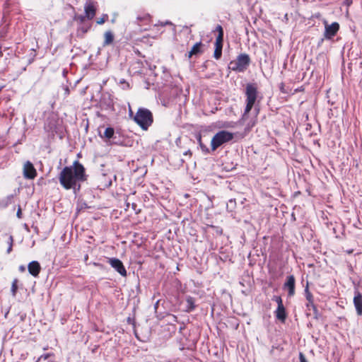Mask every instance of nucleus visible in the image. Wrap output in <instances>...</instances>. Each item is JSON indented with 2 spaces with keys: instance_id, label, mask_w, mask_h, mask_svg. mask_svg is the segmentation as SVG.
Returning a JSON list of instances; mask_svg holds the SVG:
<instances>
[{
  "instance_id": "f257e3e1",
  "label": "nucleus",
  "mask_w": 362,
  "mask_h": 362,
  "mask_svg": "<svg viewBox=\"0 0 362 362\" xmlns=\"http://www.w3.org/2000/svg\"><path fill=\"white\" fill-rule=\"evenodd\" d=\"M86 180L85 168L78 161H75L71 166H66L61 171L59 180L62 186L66 189H72L76 194L81 185L78 182Z\"/></svg>"
},
{
  "instance_id": "f03ea898",
  "label": "nucleus",
  "mask_w": 362,
  "mask_h": 362,
  "mask_svg": "<svg viewBox=\"0 0 362 362\" xmlns=\"http://www.w3.org/2000/svg\"><path fill=\"white\" fill-rule=\"evenodd\" d=\"M134 120L142 129L146 130L153 123V115L149 110L140 107L134 117Z\"/></svg>"
},
{
  "instance_id": "7ed1b4c3",
  "label": "nucleus",
  "mask_w": 362,
  "mask_h": 362,
  "mask_svg": "<svg viewBox=\"0 0 362 362\" xmlns=\"http://www.w3.org/2000/svg\"><path fill=\"white\" fill-rule=\"evenodd\" d=\"M234 138V134L226 130L218 132L212 138L211 148L212 151L216 150L221 146L230 142Z\"/></svg>"
},
{
  "instance_id": "20e7f679",
  "label": "nucleus",
  "mask_w": 362,
  "mask_h": 362,
  "mask_svg": "<svg viewBox=\"0 0 362 362\" xmlns=\"http://www.w3.org/2000/svg\"><path fill=\"white\" fill-rule=\"evenodd\" d=\"M250 63V59L248 54H241L238 56L235 60L231 61L229 64V69L238 71H245Z\"/></svg>"
},
{
  "instance_id": "39448f33",
  "label": "nucleus",
  "mask_w": 362,
  "mask_h": 362,
  "mask_svg": "<svg viewBox=\"0 0 362 362\" xmlns=\"http://www.w3.org/2000/svg\"><path fill=\"white\" fill-rule=\"evenodd\" d=\"M325 25L324 37L326 40H331L334 37L339 30V24L337 22H334L332 24H328L327 21H323Z\"/></svg>"
},
{
  "instance_id": "423d86ee",
  "label": "nucleus",
  "mask_w": 362,
  "mask_h": 362,
  "mask_svg": "<svg viewBox=\"0 0 362 362\" xmlns=\"http://www.w3.org/2000/svg\"><path fill=\"white\" fill-rule=\"evenodd\" d=\"M58 125V118L56 116L52 115L47 117L44 125V129L49 134L54 136V134L57 132Z\"/></svg>"
},
{
  "instance_id": "0eeeda50",
  "label": "nucleus",
  "mask_w": 362,
  "mask_h": 362,
  "mask_svg": "<svg viewBox=\"0 0 362 362\" xmlns=\"http://www.w3.org/2000/svg\"><path fill=\"white\" fill-rule=\"evenodd\" d=\"M107 262L121 276H127V270H126L122 262L120 259L115 258V257L108 258Z\"/></svg>"
},
{
  "instance_id": "6e6552de",
  "label": "nucleus",
  "mask_w": 362,
  "mask_h": 362,
  "mask_svg": "<svg viewBox=\"0 0 362 362\" xmlns=\"http://www.w3.org/2000/svg\"><path fill=\"white\" fill-rule=\"evenodd\" d=\"M246 102L254 103L256 101L257 95V88L255 84L248 83L245 89Z\"/></svg>"
},
{
  "instance_id": "1a4fd4ad",
  "label": "nucleus",
  "mask_w": 362,
  "mask_h": 362,
  "mask_svg": "<svg viewBox=\"0 0 362 362\" xmlns=\"http://www.w3.org/2000/svg\"><path fill=\"white\" fill-rule=\"evenodd\" d=\"M23 175L27 179H34L37 175V172L33 164L30 161H26L23 165Z\"/></svg>"
},
{
  "instance_id": "9d476101",
  "label": "nucleus",
  "mask_w": 362,
  "mask_h": 362,
  "mask_svg": "<svg viewBox=\"0 0 362 362\" xmlns=\"http://www.w3.org/2000/svg\"><path fill=\"white\" fill-rule=\"evenodd\" d=\"M354 304L356 310V313L361 316L362 315V294L358 292H355L354 298Z\"/></svg>"
},
{
  "instance_id": "9b49d317",
  "label": "nucleus",
  "mask_w": 362,
  "mask_h": 362,
  "mask_svg": "<svg viewBox=\"0 0 362 362\" xmlns=\"http://www.w3.org/2000/svg\"><path fill=\"white\" fill-rule=\"evenodd\" d=\"M295 278L293 275L287 276L286 281L284 284V288H288L289 296H293L295 294Z\"/></svg>"
},
{
  "instance_id": "f8f14e48",
  "label": "nucleus",
  "mask_w": 362,
  "mask_h": 362,
  "mask_svg": "<svg viewBox=\"0 0 362 362\" xmlns=\"http://www.w3.org/2000/svg\"><path fill=\"white\" fill-rule=\"evenodd\" d=\"M28 269L32 276L37 277L40 272L41 267L37 261H32L28 264Z\"/></svg>"
},
{
  "instance_id": "ddd939ff",
  "label": "nucleus",
  "mask_w": 362,
  "mask_h": 362,
  "mask_svg": "<svg viewBox=\"0 0 362 362\" xmlns=\"http://www.w3.org/2000/svg\"><path fill=\"white\" fill-rule=\"evenodd\" d=\"M305 294L306 300L310 303H311V307H312V309H313V312H314V313L315 315V317L317 318L318 311H317V309L315 305L314 304L313 296L312 293L309 291L308 285H307V286L305 288Z\"/></svg>"
},
{
  "instance_id": "4468645a",
  "label": "nucleus",
  "mask_w": 362,
  "mask_h": 362,
  "mask_svg": "<svg viewBox=\"0 0 362 362\" xmlns=\"http://www.w3.org/2000/svg\"><path fill=\"white\" fill-rule=\"evenodd\" d=\"M223 39H216L215 50H214V57L216 59H220L221 57L222 48H223Z\"/></svg>"
},
{
  "instance_id": "2eb2a0df",
  "label": "nucleus",
  "mask_w": 362,
  "mask_h": 362,
  "mask_svg": "<svg viewBox=\"0 0 362 362\" xmlns=\"http://www.w3.org/2000/svg\"><path fill=\"white\" fill-rule=\"evenodd\" d=\"M84 10L86 17L89 20L93 19L95 15V8L94 6L92 4H87L85 5Z\"/></svg>"
},
{
  "instance_id": "dca6fc26",
  "label": "nucleus",
  "mask_w": 362,
  "mask_h": 362,
  "mask_svg": "<svg viewBox=\"0 0 362 362\" xmlns=\"http://www.w3.org/2000/svg\"><path fill=\"white\" fill-rule=\"evenodd\" d=\"M276 317L278 320L284 322L286 318V310L283 304L277 306Z\"/></svg>"
},
{
  "instance_id": "f3484780",
  "label": "nucleus",
  "mask_w": 362,
  "mask_h": 362,
  "mask_svg": "<svg viewBox=\"0 0 362 362\" xmlns=\"http://www.w3.org/2000/svg\"><path fill=\"white\" fill-rule=\"evenodd\" d=\"M102 139H105L107 140H110L111 139H115V129L112 127H107L103 133V135L100 134Z\"/></svg>"
},
{
  "instance_id": "a211bd4d",
  "label": "nucleus",
  "mask_w": 362,
  "mask_h": 362,
  "mask_svg": "<svg viewBox=\"0 0 362 362\" xmlns=\"http://www.w3.org/2000/svg\"><path fill=\"white\" fill-rule=\"evenodd\" d=\"M202 43L201 42H197L189 52L188 57L191 58L194 55H197L202 53L201 47Z\"/></svg>"
},
{
  "instance_id": "6ab92c4d",
  "label": "nucleus",
  "mask_w": 362,
  "mask_h": 362,
  "mask_svg": "<svg viewBox=\"0 0 362 362\" xmlns=\"http://www.w3.org/2000/svg\"><path fill=\"white\" fill-rule=\"evenodd\" d=\"M104 38L103 46L105 47L113 42L114 35L110 30L106 31L104 34Z\"/></svg>"
},
{
  "instance_id": "aec40b11",
  "label": "nucleus",
  "mask_w": 362,
  "mask_h": 362,
  "mask_svg": "<svg viewBox=\"0 0 362 362\" xmlns=\"http://www.w3.org/2000/svg\"><path fill=\"white\" fill-rule=\"evenodd\" d=\"M195 308L194 299L191 296H187L186 298V311L192 312Z\"/></svg>"
},
{
  "instance_id": "412c9836",
  "label": "nucleus",
  "mask_w": 362,
  "mask_h": 362,
  "mask_svg": "<svg viewBox=\"0 0 362 362\" xmlns=\"http://www.w3.org/2000/svg\"><path fill=\"white\" fill-rule=\"evenodd\" d=\"M197 139L198 141V143H199V145L200 146V148L202 150V151L204 153V154H208L210 151L209 149V148H207V146L206 145H204L202 142V136L201 134H197Z\"/></svg>"
},
{
  "instance_id": "4be33fe9",
  "label": "nucleus",
  "mask_w": 362,
  "mask_h": 362,
  "mask_svg": "<svg viewBox=\"0 0 362 362\" xmlns=\"http://www.w3.org/2000/svg\"><path fill=\"white\" fill-rule=\"evenodd\" d=\"M18 280L17 279H13V281L12 282L11 292V295L13 297H16V293H17V290H18Z\"/></svg>"
},
{
  "instance_id": "5701e85b",
  "label": "nucleus",
  "mask_w": 362,
  "mask_h": 362,
  "mask_svg": "<svg viewBox=\"0 0 362 362\" xmlns=\"http://www.w3.org/2000/svg\"><path fill=\"white\" fill-rule=\"evenodd\" d=\"M236 205V202L235 199H230L227 203L226 208L229 211H233Z\"/></svg>"
},
{
  "instance_id": "b1692460",
  "label": "nucleus",
  "mask_w": 362,
  "mask_h": 362,
  "mask_svg": "<svg viewBox=\"0 0 362 362\" xmlns=\"http://www.w3.org/2000/svg\"><path fill=\"white\" fill-rule=\"evenodd\" d=\"M216 30L218 31V34L216 39H223V30L221 25H218L216 28Z\"/></svg>"
},
{
  "instance_id": "393cba45",
  "label": "nucleus",
  "mask_w": 362,
  "mask_h": 362,
  "mask_svg": "<svg viewBox=\"0 0 362 362\" xmlns=\"http://www.w3.org/2000/svg\"><path fill=\"white\" fill-rule=\"evenodd\" d=\"M253 105H254V103L246 102V106H245V109L244 111V114L245 115L248 114L250 112V110H252Z\"/></svg>"
},
{
  "instance_id": "a878e982",
  "label": "nucleus",
  "mask_w": 362,
  "mask_h": 362,
  "mask_svg": "<svg viewBox=\"0 0 362 362\" xmlns=\"http://www.w3.org/2000/svg\"><path fill=\"white\" fill-rule=\"evenodd\" d=\"M13 242V236L10 235L8 237V247L7 249L8 254H9L12 251Z\"/></svg>"
},
{
  "instance_id": "bb28decb",
  "label": "nucleus",
  "mask_w": 362,
  "mask_h": 362,
  "mask_svg": "<svg viewBox=\"0 0 362 362\" xmlns=\"http://www.w3.org/2000/svg\"><path fill=\"white\" fill-rule=\"evenodd\" d=\"M272 300L277 303L278 306L280 305L281 304H283L282 299L279 296H274Z\"/></svg>"
},
{
  "instance_id": "cd10ccee",
  "label": "nucleus",
  "mask_w": 362,
  "mask_h": 362,
  "mask_svg": "<svg viewBox=\"0 0 362 362\" xmlns=\"http://www.w3.org/2000/svg\"><path fill=\"white\" fill-rule=\"evenodd\" d=\"M107 18H108V16L107 14L103 15V16L102 18H99L97 21V23L99 25L103 24L105 22V21L107 19Z\"/></svg>"
},
{
  "instance_id": "c85d7f7f",
  "label": "nucleus",
  "mask_w": 362,
  "mask_h": 362,
  "mask_svg": "<svg viewBox=\"0 0 362 362\" xmlns=\"http://www.w3.org/2000/svg\"><path fill=\"white\" fill-rule=\"evenodd\" d=\"M299 359H300V362H308L306 360L304 354L303 353H301V352H300V354H299Z\"/></svg>"
},
{
  "instance_id": "c756f323",
  "label": "nucleus",
  "mask_w": 362,
  "mask_h": 362,
  "mask_svg": "<svg viewBox=\"0 0 362 362\" xmlns=\"http://www.w3.org/2000/svg\"><path fill=\"white\" fill-rule=\"evenodd\" d=\"M280 90L282 93H288V91L284 87V83H281L280 85Z\"/></svg>"
},
{
  "instance_id": "7c9ffc66",
  "label": "nucleus",
  "mask_w": 362,
  "mask_h": 362,
  "mask_svg": "<svg viewBox=\"0 0 362 362\" xmlns=\"http://www.w3.org/2000/svg\"><path fill=\"white\" fill-rule=\"evenodd\" d=\"M86 18V16H79L78 17V19L82 23V22H83L85 21Z\"/></svg>"
},
{
  "instance_id": "2f4dec72",
  "label": "nucleus",
  "mask_w": 362,
  "mask_h": 362,
  "mask_svg": "<svg viewBox=\"0 0 362 362\" xmlns=\"http://www.w3.org/2000/svg\"><path fill=\"white\" fill-rule=\"evenodd\" d=\"M49 354H45V355H42L40 357V358L38 359L39 361H40L41 359L44 358L45 360H46L48 357H49Z\"/></svg>"
},
{
  "instance_id": "473e14b6",
  "label": "nucleus",
  "mask_w": 362,
  "mask_h": 362,
  "mask_svg": "<svg viewBox=\"0 0 362 362\" xmlns=\"http://www.w3.org/2000/svg\"><path fill=\"white\" fill-rule=\"evenodd\" d=\"M21 214H22L21 209V208H18L16 215L18 218H21Z\"/></svg>"
},
{
  "instance_id": "72a5a7b5",
  "label": "nucleus",
  "mask_w": 362,
  "mask_h": 362,
  "mask_svg": "<svg viewBox=\"0 0 362 362\" xmlns=\"http://www.w3.org/2000/svg\"><path fill=\"white\" fill-rule=\"evenodd\" d=\"M13 199V195H9L6 197L7 203H11V199Z\"/></svg>"
},
{
  "instance_id": "f704fd0d",
  "label": "nucleus",
  "mask_w": 362,
  "mask_h": 362,
  "mask_svg": "<svg viewBox=\"0 0 362 362\" xmlns=\"http://www.w3.org/2000/svg\"><path fill=\"white\" fill-rule=\"evenodd\" d=\"M184 155H185V156L189 155V156H192V152H191L190 150H188V151H185L184 153Z\"/></svg>"
},
{
  "instance_id": "c9c22d12",
  "label": "nucleus",
  "mask_w": 362,
  "mask_h": 362,
  "mask_svg": "<svg viewBox=\"0 0 362 362\" xmlns=\"http://www.w3.org/2000/svg\"><path fill=\"white\" fill-rule=\"evenodd\" d=\"M19 269H20L21 271H22V272H24V271H25V267H24V266H23V265H22V266H21V267H19Z\"/></svg>"
},
{
  "instance_id": "e433bc0d",
  "label": "nucleus",
  "mask_w": 362,
  "mask_h": 362,
  "mask_svg": "<svg viewBox=\"0 0 362 362\" xmlns=\"http://www.w3.org/2000/svg\"><path fill=\"white\" fill-rule=\"evenodd\" d=\"M306 306H307V308H308L309 310L310 309V308H312V307H311V303H310L308 301V303L306 304Z\"/></svg>"
},
{
  "instance_id": "4c0bfd02",
  "label": "nucleus",
  "mask_w": 362,
  "mask_h": 362,
  "mask_svg": "<svg viewBox=\"0 0 362 362\" xmlns=\"http://www.w3.org/2000/svg\"><path fill=\"white\" fill-rule=\"evenodd\" d=\"M132 209H133L134 211H136V204H134V203H133V204H132Z\"/></svg>"
},
{
  "instance_id": "58836bf2",
  "label": "nucleus",
  "mask_w": 362,
  "mask_h": 362,
  "mask_svg": "<svg viewBox=\"0 0 362 362\" xmlns=\"http://www.w3.org/2000/svg\"><path fill=\"white\" fill-rule=\"evenodd\" d=\"M132 114H133V112H132V110L130 109V110H129V115H130V116H132Z\"/></svg>"
},
{
  "instance_id": "ea45409f",
  "label": "nucleus",
  "mask_w": 362,
  "mask_h": 362,
  "mask_svg": "<svg viewBox=\"0 0 362 362\" xmlns=\"http://www.w3.org/2000/svg\"><path fill=\"white\" fill-rule=\"evenodd\" d=\"M120 83H125L126 82H125V81L123 79V80H122V81H120Z\"/></svg>"
},
{
  "instance_id": "a19ab883",
  "label": "nucleus",
  "mask_w": 362,
  "mask_h": 362,
  "mask_svg": "<svg viewBox=\"0 0 362 362\" xmlns=\"http://www.w3.org/2000/svg\"><path fill=\"white\" fill-rule=\"evenodd\" d=\"M111 185H112V182H111V181H110V182H109V183H108V185H107V186H108V187H109V186H110Z\"/></svg>"
},
{
  "instance_id": "79ce46f5",
  "label": "nucleus",
  "mask_w": 362,
  "mask_h": 362,
  "mask_svg": "<svg viewBox=\"0 0 362 362\" xmlns=\"http://www.w3.org/2000/svg\"><path fill=\"white\" fill-rule=\"evenodd\" d=\"M167 24H171V23L169 21H167V22H165V25H167Z\"/></svg>"
},
{
  "instance_id": "37998d69",
  "label": "nucleus",
  "mask_w": 362,
  "mask_h": 362,
  "mask_svg": "<svg viewBox=\"0 0 362 362\" xmlns=\"http://www.w3.org/2000/svg\"><path fill=\"white\" fill-rule=\"evenodd\" d=\"M347 252H348L349 254H350V253H351V252H352V250H348Z\"/></svg>"
},
{
  "instance_id": "c03bdc74",
  "label": "nucleus",
  "mask_w": 362,
  "mask_h": 362,
  "mask_svg": "<svg viewBox=\"0 0 362 362\" xmlns=\"http://www.w3.org/2000/svg\"><path fill=\"white\" fill-rule=\"evenodd\" d=\"M88 29L83 28V33H86Z\"/></svg>"
}]
</instances>
